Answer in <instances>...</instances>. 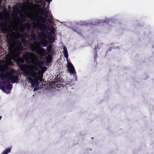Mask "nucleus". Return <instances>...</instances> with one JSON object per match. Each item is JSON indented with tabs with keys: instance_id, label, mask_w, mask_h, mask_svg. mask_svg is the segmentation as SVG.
Here are the masks:
<instances>
[{
	"instance_id": "nucleus-1",
	"label": "nucleus",
	"mask_w": 154,
	"mask_h": 154,
	"mask_svg": "<svg viewBox=\"0 0 154 154\" xmlns=\"http://www.w3.org/2000/svg\"><path fill=\"white\" fill-rule=\"evenodd\" d=\"M8 78H0V89L3 92L9 94L11 91L13 85L10 84Z\"/></svg>"
},
{
	"instance_id": "nucleus-2",
	"label": "nucleus",
	"mask_w": 154,
	"mask_h": 154,
	"mask_svg": "<svg viewBox=\"0 0 154 154\" xmlns=\"http://www.w3.org/2000/svg\"><path fill=\"white\" fill-rule=\"evenodd\" d=\"M62 78H54V79L45 81L44 82L45 85H47L48 87V86L50 88H54L55 90L58 91L59 89L57 88H60L61 87H62L63 85L62 84H58L59 83L63 82Z\"/></svg>"
},
{
	"instance_id": "nucleus-3",
	"label": "nucleus",
	"mask_w": 154,
	"mask_h": 154,
	"mask_svg": "<svg viewBox=\"0 0 154 154\" xmlns=\"http://www.w3.org/2000/svg\"><path fill=\"white\" fill-rule=\"evenodd\" d=\"M34 55L33 54L27 52L23 54V58L19 57L17 58L16 61L18 63H25V60L26 62H28L29 60H30L32 63L35 65L36 64V62L35 60L33 59Z\"/></svg>"
},
{
	"instance_id": "nucleus-4",
	"label": "nucleus",
	"mask_w": 154,
	"mask_h": 154,
	"mask_svg": "<svg viewBox=\"0 0 154 154\" xmlns=\"http://www.w3.org/2000/svg\"><path fill=\"white\" fill-rule=\"evenodd\" d=\"M43 78H25V80H27L29 83L31 84V87L32 88H35L34 91H35L37 88L39 86V83L42 85L45 86L47 85H45V81Z\"/></svg>"
},
{
	"instance_id": "nucleus-5",
	"label": "nucleus",
	"mask_w": 154,
	"mask_h": 154,
	"mask_svg": "<svg viewBox=\"0 0 154 154\" xmlns=\"http://www.w3.org/2000/svg\"><path fill=\"white\" fill-rule=\"evenodd\" d=\"M37 16L36 15L34 16L33 17V20L35 21H37V25L38 28L41 29L44 28V25L41 23H46V20H47V19L45 18L42 17H41L39 19L40 21H39L37 18Z\"/></svg>"
},
{
	"instance_id": "nucleus-6",
	"label": "nucleus",
	"mask_w": 154,
	"mask_h": 154,
	"mask_svg": "<svg viewBox=\"0 0 154 154\" xmlns=\"http://www.w3.org/2000/svg\"><path fill=\"white\" fill-rule=\"evenodd\" d=\"M39 36L42 39L41 41L42 45L44 47L47 46L48 44V42L46 39L47 37L46 34L44 32L41 33L39 34Z\"/></svg>"
},
{
	"instance_id": "nucleus-7",
	"label": "nucleus",
	"mask_w": 154,
	"mask_h": 154,
	"mask_svg": "<svg viewBox=\"0 0 154 154\" xmlns=\"http://www.w3.org/2000/svg\"><path fill=\"white\" fill-rule=\"evenodd\" d=\"M70 73L72 74L73 75V77H75L76 76V72L75 70L73 65L71 63H69L67 67Z\"/></svg>"
},
{
	"instance_id": "nucleus-8",
	"label": "nucleus",
	"mask_w": 154,
	"mask_h": 154,
	"mask_svg": "<svg viewBox=\"0 0 154 154\" xmlns=\"http://www.w3.org/2000/svg\"><path fill=\"white\" fill-rule=\"evenodd\" d=\"M28 35L27 32H25L22 35H21L20 33H18V38L21 39V42H25L26 41V39Z\"/></svg>"
},
{
	"instance_id": "nucleus-9",
	"label": "nucleus",
	"mask_w": 154,
	"mask_h": 154,
	"mask_svg": "<svg viewBox=\"0 0 154 154\" xmlns=\"http://www.w3.org/2000/svg\"><path fill=\"white\" fill-rule=\"evenodd\" d=\"M9 79L10 84H13L15 83L19 82L20 78H11Z\"/></svg>"
},
{
	"instance_id": "nucleus-10",
	"label": "nucleus",
	"mask_w": 154,
	"mask_h": 154,
	"mask_svg": "<svg viewBox=\"0 0 154 154\" xmlns=\"http://www.w3.org/2000/svg\"><path fill=\"white\" fill-rule=\"evenodd\" d=\"M36 53L38 54H39L40 56H42L43 54H45L46 51L45 49L41 48L39 47Z\"/></svg>"
},
{
	"instance_id": "nucleus-11",
	"label": "nucleus",
	"mask_w": 154,
	"mask_h": 154,
	"mask_svg": "<svg viewBox=\"0 0 154 154\" xmlns=\"http://www.w3.org/2000/svg\"><path fill=\"white\" fill-rule=\"evenodd\" d=\"M16 51H15L14 54L15 55V57L16 58L19 57L21 54V50L19 47H16Z\"/></svg>"
},
{
	"instance_id": "nucleus-12",
	"label": "nucleus",
	"mask_w": 154,
	"mask_h": 154,
	"mask_svg": "<svg viewBox=\"0 0 154 154\" xmlns=\"http://www.w3.org/2000/svg\"><path fill=\"white\" fill-rule=\"evenodd\" d=\"M8 25V23L7 22H5L3 23V26H2L1 30L3 33L7 32L8 29L6 26Z\"/></svg>"
},
{
	"instance_id": "nucleus-13",
	"label": "nucleus",
	"mask_w": 154,
	"mask_h": 154,
	"mask_svg": "<svg viewBox=\"0 0 154 154\" xmlns=\"http://www.w3.org/2000/svg\"><path fill=\"white\" fill-rule=\"evenodd\" d=\"M38 47H37V46L33 44H31L30 45V48L34 52L36 53L38 49Z\"/></svg>"
},
{
	"instance_id": "nucleus-14",
	"label": "nucleus",
	"mask_w": 154,
	"mask_h": 154,
	"mask_svg": "<svg viewBox=\"0 0 154 154\" xmlns=\"http://www.w3.org/2000/svg\"><path fill=\"white\" fill-rule=\"evenodd\" d=\"M48 12V11L47 10H41L40 12V14L41 15H43L44 13H45V14L44 15V16L45 17V18L47 19V17H48V15L47 14Z\"/></svg>"
},
{
	"instance_id": "nucleus-15",
	"label": "nucleus",
	"mask_w": 154,
	"mask_h": 154,
	"mask_svg": "<svg viewBox=\"0 0 154 154\" xmlns=\"http://www.w3.org/2000/svg\"><path fill=\"white\" fill-rule=\"evenodd\" d=\"M52 61V58L51 55H48L46 59V61L47 63H50Z\"/></svg>"
},
{
	"instance_id": "nucleus-16",
	"label": "nucleus",
	"mask_w": 154,
	"mask_h": 154,
	"mask_svg": "<svg viewBox=\"0 0 154 154\" xmlns=\"http://www.w3.org/2000/svg\"><path fill=\"white\" fill-rule=\"evenodd\" d=\"M48 20L50 24H52L54 22V19L53 18V16L52 15L49 16L48 17Z\"/></svg>"
},
{
	"instance_id": "nucleus-17",
	"label": "nucleus",
	"mask_w": 154,
	"mask_h": 154,
	"mask_svg": "<svg viewBox=\"0 0 154 154\" xmlns=\"http://www.w3.org/2000/svg\"><path fill=\"white\" fill-rule=\"evenodd\" d=\"M19 67L21 71L25 70L27 69V66L25 64H21L19 66Z\"/></svg>"
},
{
	"instance_id": "nucleus-18",
	"label": "nucleus",
	"mask_w": 154,
	"mask_h": 154,
	"mask_svg": "<svg viewBox=\"0 0 154 154\" xmlns=\"http://www.w3.org/2000/svg\"><path fill=\"white\" fill-rule=\"evenodd\" d=\"M63 53L64 57L66 58H68V51L67 49L65 47H64L63 48Z\"/></svg>"
},
{
	"instance_id": "nucleus-19",
	"label": "nucleus",
	"mask_w": 154,
	"mask_h": 154,
	"mask_svg": "<svg viewBox=\"0 0 154 154\" xmlns=\"http://www.w3.org/2000/svg\"><path fill=\"white\" fill-rule=\"evenodd\" d=\"M1 68L4 70H7L8 68V66L7 64H3L1 65Z\"/></svg>"
},
{
	"instance_id": "nucleus-20",
	"label": "nucleus",
	"mask_w": 154,
	"mask_h": 154,
	"mask_svg": "<svg viewBox=\"0 0 154 154\" xmlns=\"http://www.w3.org/2000/svg\"><path fill=\"white\" fill-rule=\"evenodd\" d=\"M54 33V31H52L51 32H47V38L48 39L51 38L53 36L52 35V34H53Z\"/></svg>"
},
{
	"instance_id": "nucleus-21",
	"label": "nucleus",
	"mask_w": 154,
	"mask_h": 154,
	"mask_svg": "<svg viewBox=\"0 0 154 154\" xmlns=\"http://www.w3.org/2000/svg\"><path fill=\"white\" fill-rule=\"evenodd\" d=\"M11 151V149L9 148H7L4 151L2 154H7L8 153Z\"/></svg>"
},
{
	"instance_id": "nucleus-22",
	"label": "nucleus",
	"mask_w": 154,
	"mask_h": 154,
	"mask_svg": "<svg viewBox=\"0 0 154 154\" xmlns=\"http://www.w3.org/2000/svg\"><path fill=\"white\" fill-rule=\"evenodd\" d=\"M52 49V45H49L46 48L47 51L48 52H50Z\"/></svg>"
},
{
	"instance_id": "nucleus-23",
	"label": "nucleus",
	"mask_w": 154,
	"mask_h": 154,
	"mask_svg": "<svg viewBox=\"0 0 154 154\" xmlns=\"http://www.w3.org/2000/svg\"><path fill=\"white\" fill-rule=\"evenodd\" d=\"M90 23H87L86 22H82L81 23V25L82 26H88L90 25Z\"/></svg>"
},
{
	"instance_id": "nucleus-24",
	"label": "nucleus",
	"mask_w": 154,
	"mask_h": 154,
	"mask_svg": "<svg viewBox=\"0 0 154 154\" xmlns=\"http://www.w3.org/2000/svg\"><path fill=\"white\" fill-rule=\"evenodd\" d=\"M74 31H75V32H76L78 33H79L80 35H82V33L80 32L81 31H82V30H79L77 28V29H74Z\"/></svg>"
},
{
	"instance_id": "nucleus-25",
	"label": "nucleus",
	"mask_w": 154,
	"mask_h": 154,
	"mask_svg": "<svg viewBox=\"0 0 154 154\" xmlns=\"http://www.w3.org/2000/svg\"><path fill=\"white\" fill-rule=\"evenodd\" d=\"M48 40L50 41V42L51 43H53L55 39L54 37H52L50 39H48Z\"/></svg>"
},
{
	"instance_id": "nucleus-26",
	"label": "nucleus",
	"mask_w": 154,
	"mask_h": 154,
	"mask_svg": "<svg viewBox=\"0 0 154 154\" xmlns=\"http://www.w3.org/2000/svg\"><path fill=\"white\" fill-rule=\"evenodd\" d=\"M0 77H18L17 76H7L6 75L0 76Z\"/></svg>"
},
{
	"instance_id": "nucleus-27",
	"label": "nucleus",
	"mask_w": 154,
	"mask_h": 154,
	"mask_svg": "<svg viewBox=\"0 0 154 154\" xmlns=\"http://www.w3.org/2000/svg\"><path fill=\"white\" fill-rule=\"evenodd\" d=\"M17 43L19 45H20L21 44V42L20 41H17Z\"/></svg>"
},
{
	"instance_id": "nucleus-28",
	"label": "nucleus",
	"mask_w": 154,
	"mask_h": 154,
	"mask_svg": "<svg viewBox=\"0 0 154 154\" xmlns=\"http://www.w3.org/2000/svg\"><path fill=\"white\" fill-rule=\"evenodd\" d=\"M14 64L11 61L10 62V65H13Z\"/></svg>"
},
{
	"instance_id": "nucleus-29",
	"label": "nucleus",
	"mask_w": 154,
	"mask_h": 154,
	"mask_svg": "<svg viewBox=\"0 0 154 154\" xmlns=\"http://www.w3.org/2000/svg\"><path fill=\"white\" fill-rule=\"evenodd\" d=\"M31 77H43V75H42L41 76H32Z\"/></svg>"
},
{
	"instance_id": "nucleus-30",
	"label": "nucleus",
	"mask_w": 154,
	"mask_h": 154,
	"mask_svg": "<svg viewBox=\"0 0 154 154\" xmlns=\"http://www.w3.org/2000/svg\"><path fill=\"white\" fill-rule=\"evenodd\" d=\"M8 9L10 10V9L11 8V6L10 5H8Z\"/></svg>"
},
{
	"instance_id": "nucleus-31",
	"label": "nucleus",
	"mask_w": 154,
	"mask_h": 154,
	"mask_svg": "<svg viewBox=\"0 0 154 154\" xmlns=\"http://www.w3.org/2000/svg\"><path fill=\"white\" fill-rule=\"evenodd\" d=\"M46 0L47 2H51L52 1V0Z\"/></svg>"
},
{
	"instance_id": "nucleus-32",
	"label": "nucleus",
	"mask_w": 154,
	"mask_h": 154,
	"mask_svg": "<svg viewBox=\"0 0 154 154\" xmlns=\"http://www.w3.org/2000/svg\"><path fill=\"white\" fill-rule=\"evenodd\" d=\"M14 10H17V8H14Z\"/></svg>"
},
{
	"instance_id": "nucleus-33",
	"label": "nucleus",
	"mask_w": 154,
	"mask_h": 154,
	"mask_svg": "<svg viewBox=\"0 0 154 154\" xmlns=\"http://www.w3.org/2000/svg\"><path fill=\"white\" fill-rule=\"evenodd\" d=\"M47 69V68L46 67H45L44 68V70H46Z\"/></svg>"
},
{
	"instance_id": "nucleus-34",
	"label": "nucleus",
	"mask_w": 154,
	"mask_h": 154,
	"mask_svg": "<svg viewBox=\"0 0 154 154\" xmlns=\"http://www.w3.org/2000/svg\"><path fill=\"white\" fill-rule=\"evenodd\" d=\"M20 81H21V82H22L23 81V80L22 79H21V80Z\"/></svg>"
},
{
	"instance_id": "nucleus-35",
	"label": "nucleus",
	"mask_w": 154,
	"mask_h": 154,
	"mask_svg": "<svg viewBox=\"0 0 154 154\" xmlns=\"http://www.w3.org/2000/svg\"><path fill=\"white\" fill-rule=\"evenodd\" d=\"M2 117V116H0V120H1Z\"/></svg>"
},
{
	"instance_id": "nucleus-36",
	"label": "nucleus",
	"mask_w": 154,
	"mask_h": 154,
	"mask_svg": "<svg viewBox=\"0 0 154 154\" xmlns=\"http://www.w3.org/2000/svg\"><path fill=\"white\" fill-rule=\"evenodd\" d=\"M26 20V19H25V18L24 19V21H25Z\"/></svg>"
}]
</instances>
